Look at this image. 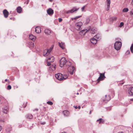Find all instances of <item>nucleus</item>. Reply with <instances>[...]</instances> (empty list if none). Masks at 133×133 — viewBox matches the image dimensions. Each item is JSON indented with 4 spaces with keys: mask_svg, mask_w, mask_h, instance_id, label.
Listing matches in <instances>:
<instances>
[{
    "mask_svg": "<svg viewBox=\"0 0 133 133\" xmlns=\"http://www.w3.org/2000/svg\"><path fill=\"white\" fill-rule=\"evenodd\" d=\"M55 77L59 81H62L68 77L67 75H63L62 74L60 73L56 74Z\"/></svg>",
    "mask_w": 133,
    "mask_h": 133,
    "instance_id": "1",
    "label": "nucleus"
},
{
    "mask_svg": "<svg viewBox=\"0 0 133 133\" xmlns=\"http://www.w3.org/2000/svg\"><path fill=\"white\" fill-rule=\"evenodd\" d=\"M26 106L25 105V106H24V108H25L26 107Z\"/></svg>",
    "mask_w": 133,
    "mask_h": 133,
    "instance_id": "54",
    "label": "nucleus"
},
{
    "mask_svg": "<svg viewBox=\"0 0 133 133\" xmlns=\"http://www.w3.org/2000/svg\"><path fill=\"white\" fill-rule=\"evenodd\" d=\"M29 38L31 40L34 41L36 38V37L32 34H30L29 35Z\"/></svg>",
    "mask_w": 133,
    "mask_h": 133,
    "instance_id": "19",
    "label": "nucleus"
},
{
    "mask_svg": "<svg viewBox=\"0 0 133 133\" xmlns=\"http://www.w3.org/2000/svg\"><path fill=\"white\" fill-rule=\"evenodd\" d=\"M101 36L100 34H97L94 37V38H96L97 39L100 38Z\"/></svg>",
    "mask_w": 133,
    "mask_h": 133,
    "instance_id": "26",
    "label": "nucleus"
},
{
    "mask_svg": "<svg viewBox=\"0 0 133 133\" xmlns=\"http://www.w3.org/2000/svg\"><path fill=\"white\" fill-rule=\"evenodd\" d=\"M91 110H90V112H89L90 114H91Z\"/></svg>",
    "mask_w": 133,
    "mask_h": 133,
    "instance_id": "49",
    "label": "nucleus"
},
{
    "mask_svg": "<svg viewBox=\"0 0 133 133\" xmlns=\"http://www.w3.org/2000/svg\"><path fill=\"white\" fill-rule=\"evenodd\" d=\"M107 5H110V0H107Z\"/></svg>",
    "mask_w": 133,
    "mask_h": 133,
    "instance_id": "33",
    "label": "nucleus"
},
{
    "mask_svg": "<svg viewBox=\"0 0 133 133\" xmlns=\"http://www.w3.org/2000/svg\"><path fill=\"white\" fill-rule=\"evenodd\" d=\"M85 6H83L82 8H81V9H82V11H83L84 10V9L85 8Z\"/></svg>",
    "mask_w": 133,
    "mask_h": 133,
    "instance_id": "40",
    "label": "nucleus"
},
{
    "mask_svg": "<svg viewBox=\"0 0 133 133\" xmlns=\"http://www.w3.org/2000/svg\"><path fill=\"white\" fill-rule=\"evenodd\" d=\"M110 99V97L109 95H105V96L103 97V101L105 102H106L109 101Z\"/></svg>",
    "mask_w": 133,
    "mask_h": 133,
    "instance_id": "9",
    "label": "nucleus"
},
{
    "mask_svg": "<svg viewBox=\"0 0 133 133\" xmlns=\"http://www.w3.org/2000/svg\"><path fill=\"white\" fill-rule=\"evenodd\" d=\"M45 123V122H44L42 123L41 124H44Z\"/></svg>",
    "mask_w": 133,
    "mask_h": 133,
    "instance_id": "45",
    "label": "nucleus"
},
{
    "mask_svg": "<svg viewBox=\"0 0 133 133\" xmlns=\"http://www.w3.org/2000/svg\"><path fill=\"white\" fill-rule=\"evenodd\" d=\"M131 4H132V5L133 6V0H132V1Z\"/></svg>",
    "mask_w": 133,
    "mask_h": 133,
    "instance_id": "46",
    "label": "nucleus"
},
{
    "mask_svg": "<svg viewBox=\"0 0 133 133\" xmlns=\"http://www.w3.org/2000/svg\"><path fill=\"white\" fill-rule=\"evenodd\" d=\"M55 66L56 65L54 64H52L49 67V70L51 71H53L55 70L56 68Z\"/></svg>",
    "mask_w": 133,
    "mask_h": 133,
    "instance_id": "17",
    "label": "nucleus"
},
{
    "mask_svg": "<svg viewBox=\"0 0 133 133\" xmlns=\"http://www.w3.org/2000/svg\"><path fill=\"white\" fill-rule=\"evenodd\" d=\"M130 49L131 52L133 53V44L131 45L130 47Z\"/></svg>",
    "mask_w": 133,
    "mask_h": 133,
    "instance_id": "32",
    "label": "nucleus"
},
{
    "mask_svg": "<svg viewBox=\"0 0 133 133\" xmlns=\"http://www.w3.org/2000/svg\"><path fill=\"white\" fill-rule=\"evenodd\" d=\"M130 53V51H127L126 52V55H128Z\"/></svg>",
    "mask_w": 133,
    "mask_h": 133,
    "instance_id": "42",
    "label": "nucleus"
},
{
    "mask_svg": "<svg viewBox=\"0 0 133 133\" xmlns=\"http://www.w3.org/2000/svg\"><path fill=\"white\" fill-rule=\"evenodd\" d=\"M8 107L7 106H5L3 108V112L5 114L7 113L8 111Z\"/></svg>",
    "mask_w": 133,
    "mask_h": 133,
    "instance_id": "16",
    "label": "nucleus"
},
{
    "mask_svg": "<svg viewBox=\"0 0 133 133\" xmlns=\"http://www.w3.org/2000/svg\"><path fill=\"white\" fill-rule=\"evenodd\" d=\"M7 81V79H5V81Z\"/></svg>",
    "mask_w": 133,
    "mask_h": 133,
    "instance_id": "52",
    "label": "nucleus"
},
{
    "mask_svg": "<svg viewBox=\"0 0 133 133\" xmlns=\"http://www.w3.org/2000/svg\"><path fill=\"white\" fill-rule=\"evenodd\" d=\"M130 15L132 16L133 17V9H132L130 12Z\"/></svg>",
    "mask_w": 133,
    "mask_h": 133,
    "instance_id": "36",
    "label": "nucleus"
},
{
    "mask_svg": "<svg viewBox=\"0 0 133 133\" xmlns=\"http://www.w3.org/2000/svg\"><path fill=\"white\" fill-rule=\"evenodd\" d=\"M81 16H77L75 17H74V18H71V19L72 21H74V20H75L79 18H80V17H81Z\"/></svg>",
    "mask_w": 133,
    "mask_h": 133,
    "instance_id": "31",
    "label": "nucleus"
},
{
    "mask_svg": "<svg viewBox=\"0 0 133 133\" xmlns=\"http://www.w3.org/2000/svg\"><path fill=\"white\" fill-rule=\"evenodd\" d=\"M71 65V63L69 61H66L65 63V65L67 66H70Z\"/></svg>",
    "mask_w": 133,
    "mask_h": 133,
    "instance_id": "29",
    "label": "nucleus"
},
{
    "mask_svg": "<svg viewBox=\"0 0 133 133\" xmlns=\"http://www.w3.org/2000/svg\"><path fill=\"white\" fill-rule=\"evenodd\" d=\"M97 31L96 28H92L91 29V33L92 34H95Z\"/></svg>",
    "mask_w": 133,
    "mask_h": 133,
    "instance_id": "22",
    "label": "nucleus"
},
{
    "mask_svg": "<svg viewBox=\"0 0 133 133\" xmlns=\"http://www.w3.org/2000/svg\"><path fill=\"white\" fill-rule=\"evenodd\" d=\"M35 110H36V111H37L38 110V109H35Z\"/></svg>",
    "mask_w": 133,
    "mask_h": 133,
    "instance_id": "51",
    "label": "nucleus"
},
{
    "mask_svg": "<svg viewBox=\"0 0 133 133\" xmlns=\"http://www.w3.org/2000/svg\"><path fill=\"white\" fill-rule=\"evenodd\" d=\"M44 32L46 34L50 35L51 33V31L50 30L46 29L45 30Z\"/></svg>",
    "mask_w": 133,
    "mask_h": 133,
    "instance_id": "23",
    "label": "nucleus"
},
{
    "mask_svg": "<svg viewBox=\"0 0 133 133\" xmlns=\"http://www.w3.org/2000/svg\"><path fill=\"white\" fill-rule=\"evenodd\" d=\"M47 12L48 15H51L54 13V11L52 9L50 8L48 9Z\"/></svg>",
    "mask_w": 133,
    "mask_h": 133,
    "instance_id": "14",
    "label": "nucleus"
},
{
    "mask_svg": "<svg viewBox=\"0 0 133 133\" xmlns=\"http://www.w3.org/2000/svg\"><path fill=\"white\" fill-rule=\"evenodd\" d=\"M105 77L104 73H100V76L97 80L98 82H99L100 81L103 80Z\"/></svg>",
    "mask_w": 133,
    "mask_h": 133,
    "instance_id": "10",
    "label": "nucleus"
},
{
    "mask_svg": "<svg viewBox=\"0 0 133 133\" xmlns=\"http://www.w3.org/2000/svg\"><path fill=\"white\" fill-rule=\"evenodd\" d=\"M97 121L99 122V123H103L104 121L101 118H100L99 119L97 120Z\"/></svg>",
    "mask_w": 133,
    "mask_h": 133,
    "instance_id": "27",
    "label": "nucleus"
},
{
    "mask_svg": "<svg viewBox=\"0 0 133 133\" xmlns=\"http://www.w3.org/2000/svg\"><path fill=\"white\" fill-rule=\"evenodd\" d=\"M90 21V19L89 18L87 19L86 20L87 23H88Z\"/></svg>",
    "mask_w": 133,
    "mask_h": 133,
    "instance_id": "39",
    "label": "nucleus"
},
{
    "mask_svg": "<svg viewBox=\"0 0 133 133\" xmlns=\"http://www.w3.org/2000/svg\"><path fill=\"white\" fill-rule=\"evenodd\" d=\"M97 39H96L95 38H94L91 39L90 40V41L91 43L93 44H95L97 42Z\"/></svg>",
    "mask_w": 133,
    "mask_h": 133,
    "instance_id": "15",
    "label": "nucleus"
},
{
    "mask_svg": "<svg viewBox=\"0 0 133 133\" xmlns=\"http://www.w3.org/2000/svg\"><path fill=\"white\" fill-rule=\"evenodd\" d=\"M74 108L76 109H77L78 108V107L77 106H74Z\"/></svg>",
    "mask_w": 133,
    "mask_h": 133,
    "instance_id": "44",
    "label": "nucleus"
},
{
    "mask_svg": "<svg viewBox=\"0 0 133 133\" xmlns=\"http://www.w3.org/2000/svg\"><path fill=\"white\" fill-rule=\"evenodd\" d=\"M129 94L130 96H133V87L129 88L128 90Z\"/></svg>",
    "mask_w": 133,
    "mask_h": 133,
    "instance_id": "13",
    "label": "nucleus"
},
{
    "mask_svg": "<svg viewBox=\"0 0 133 133\" xmlns=\"http://www.w3.org/2000/svg\"><path fill=\"white\" fill-rule=\"evenodd\" d=\"M83 23L81 22H79L76 23L75 24L76 29L78 31H80L81 29V27Z\"/></svg>",
    "mask_w": 133,
    "mask_h": 133,
    "instance_id": "4",
    "label": "nucleus"
},
{
    "mask_svg": "<svg viewBox=\"0 0 133 133\" xmlns=\"http://www.w3.org/2000/svg\"><path fill=\"white\" fill-rule=\"evenodd\" d=\"M63 113L64 115L66 116H68L69 115V112L66 110L64 111L63 112Z\"/></svg>",
    "mask_w": 133,
    "mask_h": 133,
    "instance_id": "21",
    "label": "nucleus"
},
{
    "mask_svg": "<svg viewBox=\"0 0 133 133\" xmlns=\"http://www.w3.org/2000/svg\"><path fill=\"white\" fill-rule=\"evenodd\" d=\"M11 130V129L10 128V130Z\"/></svg>",
    "mask_w": 133,
    "mask_h": 133,
    "instance_id": "60",
    "label": "nucleus"
},
{
    "mask_svg": "<svg viewBox=\"0 0 133 133\" xmlns=\"http://www.w3.org/2000/svg\"><path fill=\"white\" fill-rule=\"evenodd\" d=\"M63 133L62 132V133Z\"/></svg>",
    "mask_w": 133,
    "mask_h": 133,
    "instance_id": "61",
    "label": "nucleus"
},
{
    "mask_svg": "<svg viewBox=\"0 0 133 133\" xmlns=\"http://www.w3.org/2000/svg\"><path fill=\"white\" fill-rule=\"evenodd\" d=\"M117 19V17H111L110 18V21L113 22L114 21L116 20Z\"/></svg>",
    "mask_w": 133,
    "mask_h": 133,
    "instance_id": "25",
    "label": "nucleus"
},
{
    "mask_svg": "<svg viewBox=\"0 0 133 133\" xmlns=\"http://www.w3.org/2000/svg\"><path fill=\"white\" fill-rule=\"evenodd\" d=\"M78 108L79 109H80L81 108V107L79 106H78Z\"/></svg>",
    "mask_w": 133,
    "mask_h": 133,
    "instance_id": "47",
    "label": "nucleus"
},
{
    "mask_svg": "<svg viewBox=\"0 0 133 133\" xmlns=\"http://www.w3.org/2000/svg\"><path fill=\"white\" fill-rule=\"evenodd\" d=\"M46 62L47 63V65L48 66H49L51 65V63L52 62L54 61V58L53 56H51L47 59H46Z\"/></svg>",
    "mask_w": 133,
    "mask_h": 133,
    "instance_id": "3",
    "label": "nucleus"
},
{
    "mask_svg": "<svg viewBox=\"0 0 133 133\" xmlns=\"http://www.w3.org/2000/svg\"><path fill=\"white\" fill-rule=\"evenodd\" d=\"M32 44H33V45H34V43H32Z\"/></svg>",
    "mask_w": 133,
    "mask_h": 133,
    "instance_id": "59",
    "label": "nucleus"
},
{
    "mask_svg": "<svg viewBox=\"0 0 133 133\" xmlns=\"http://www.w3.org/2000/svg\"><path fill=\"white\" fill-rule=\"evenodd\" d=\"M6 130L7 131H8V132H9V131H7V130Z\"/></svg>",
    "mask_w": 133,
    "mask_h": 133,
    "instance_id": "55",
    "label": "nucleus"
},
{
    "mask_svg": "<svg viewBox=\"0 0 133 133\" xmlns=\"http://www.w3.org/2000/svg\"><path fill=\"white\" fill-rule=\"evenodd\" d=\"M33 117V116L32 115L30 114H28L27 116V118L29 119H32Z\"/></svg>",
    "mask_w": 133,
    "mask_h": 133,
    "instance_id": "30",
    "label": "nucleus"
},
{
    "mask_svg": "<svg viewBox=\"0 0 133 133\" xmlns=\"http://www.w3.org/2000/svg\"><path fill=\"white\" fill-rule=\"evenodd\" d=\"M58 20L59 22H61L62 21V19L61 18H59Z\"/></svg>",
    "mask_w": 133,
    "mask_h": 133,
    "instance_id": "41",
    "label": "nucleus"
},
{
    "mask_svg": "<svg viewBox=\"0 0 133 133\" xmlns=\"http://www.w3.org/2000/svg\"><path fill=\"white\" fill-rule=\"evenodd\" d=\"M21 127H22V126H21V125H20L19 126V127L20 128H21Z\"/></svg>",
    "mask_w": 133,
    "mask_h": 133,
    "instance_id": "53",
    "label": "nucleus"
},
{
    "mask_svg": "<svg viewBox=\"0 0 133 133\" xmlns=\"http://www.w3.org/2000/svg\"><path fill=\"white\" fill-rule=\"evenodd\" d=\"M77 95H78V94H78V93H77Z\"/></svg>",
    "mask_w": 133,
    "mask_h": 133,
    "instance_id": "56",
    "label": "nucleus"
},
{
    "mask_svg": "<svg viewBox=\"0 0 133 133\" xmlns=\"http://www.w3.org/2000/svg\"><path fill=\"white\" fill-rule=\"evenodd\" d=\"M66 62L65 58L64 57H62L60 60L59 65L61 67H62Z\"/></svg>",
    "mask_w": 133,
    "mask_h": 133,
    "instance_id": "5",
    "label": "nucleus"
},
{
    "mask_svg": "<svg viewBox=\"0 0 133 133\" xmlns=\"http://www.w3.org/2000/svg\"><path fill=\"white\" fill-rule=\"evenodd\" d=\"M29 0H28V1L29 2Z\"/></svg>",
    "mask_w": 133,
    "mask_h": 133,
    "instance_id": "57",
    "label": "nucleus"
},
{
    "mask_svg": "<svg viewBox=\"0 0 133 133\" xmlns=\"http://www.w3.org/2000/svg\"><path fill=\"white\" fill-rule=\"evenodd\" d=\"M47 103L48 104L52 105L53 104L52 102L51 101H48L47 102Z\"/></svg>",
    "mask_w": 133,
    "mask_h": 133,
    "instance_id": "35",
    "label": "nucleus"
},
{
    "mask_svg": "<svg viewBox=\"0 0 133 133\" xmlns=\"http://www.w3.org/2000/svg\"><path fill=\"white\" fill-rule=\"evenodd\" d=\"M129 11V9L128 8H125L123 9L122 10V12H128Z\"/></svg>",
    "mask_w": 133,
    "mask_h": 133,
    "instance_id": "28",
    "label": "nucleus"
},
{
    "mask_svg": "<svg viewBox=\"0 0 133 133\" xmlns=\"http://www.w3.org/2000/svg\"><path fill=\"white\" fill-rule=\"evenodd\" d=\"M10 19H13V20H14V19H14V18H10Z\"/></svg>",
    "mask_w": 133,
    "mask_h": 133,
    "instance_id": "48",
    "label": "nucleus"
},
{
    "mask_svg": "<svg viewBox=\"0 0 133 133\" xmlns=\"http://www.w3.org/2000/svg\"><path fill=\"white\" fill-rule=\"evenodd\" d=\"M52 49V48H50L49 49H45L44 52V56H48L50 52Z\"/></svg>",
    "mask_w": 133,
    "mask_h": 133,
    "instance_id": "7",
    "label": "nucleus"
},
{
    "mask_svg": "<svg viewBox=\"0 0 133 133\" xmlns=\"http://www.w3.org/2000/svg\"><path fill=\"white\" fill-rule=\"evenodd\" d=\"M130 100L131 101H133V99H130Z\"/></svg>",
    "mask_w": 133,
    "mask_h": 133,
    "instance_id": "50",
    "label": "nucleus"
},
{
    "mask_svg": "<svg viewBox=\"0 0 133 133\" xmlns=\"http://www.w3.org/2000/svg\"><path fill=\"white\" fill-rule=\"evenodd\" d=\"M36 32L37 33H40L41 32V30L39 27H37L35 28Z\"/></svg>",
    "mask_w": 133,
    "mask_h": 133,
    "instance_id": "20",
    "label": "nucleus"
},
{
    "mask_svg": "<svg viewBox=\"0 0 133 133\" xmlns=\"http://www.w3.org/2000/svg\"><path fill=\"white\" fill-rule=\"evenodd\" d=\"M59 46L62 48V49H64L65 48V45L64 43L61 42L60 43L59 42Z\"/></svg>",
    "mask_w": 133,
    "mask_h": 133,
    "instance_id": "18",
    "label": "nucleus"
},
{
    "mask_svg": "<svg viewBox=\"0 0 133 133\" xmlns=\"http://www.w3.org/2000/svg\"><path fill=\"white\" fill-rule=\"evenodd\" d=\"M124 24V23L123 22H121L120 23V25L119 26L120 27H121Z\"/></svg>",
    "mask_w": 133,
    "mask_h": 133,
    "instance_id": "34",
    "label": "nucleus"
},
{
    "mask_svg": "<svg viewBox=\"0 0 133 133\" xmlns=\"http://www.w3.org/2000/svg\"><path fill=\"white\" fill-rule=\"evenodd\" d=\"M69 72L71 74L73 75L75 70V68L73 66H69L68 68Z\"/></svg>",
    "mask_w": 133,
    "mask_h": 133,
    "instance_id": "8",
    "label": "nucleus"
},
{
    "mask_svg": "<svg viewBox=\"0 0 133 133\" xmlns=\"http://www.w3.org/2000/svg\"><path fill=\"white\" fill-rule=\"evenodd\" d=\"M90 30V29L83 30L79 32V34L81 35H84L88 31Z\"/></svg>",
    "mask_w": 133,
    "mask_h": 133,
    "instance_id": "12",
    "label": "nucleus"
},
{
    "mask_svg": "<svg viewBox=\"0 0 133 133\" xmlns=\"http://www.w3.org/2000/svg\"><path fill=\"white\" fill-rule=\"evenodd\" d=\"M107 11H108L109 9L110 5H107Z\"/></svg>",
    "mask_w": 133,
    "mask_h": 133,
    "instance_id": "38",
    "label": "nucleus"
},
{
    "mask_svg": "<svg viewBox=\"0 0 133 133\" xmlns=\"http://www.w3.org/2000/svg\"><path fill=\"white\" fill-rule=\"evenodd\" d=\"M79 9V8H77L76 7H74L71 9L67 11H65L64 12L67 14L69 13H72L75 11H77Z\"/></svg>",
    "mask_w": 133,
    "mask_h": 133,
    "instance_id": "6",
    "label": "nucleus"
},
{
    "mask_svg": "<svg viewBox=\"0 0 133 133\" xmlns=\"http://www.w3.org/2000/svg\"><path fill=\"white\" fill-rule=\"evenodd\" d=\"M11 88V86L10 85H8L7 87V89L8 90H10V89Z\"/></svg>",
    "mask_w": 133,
    "mask_h": 133,
    "instance_id": "37",
    "label": "nucleus"
},
{
    "mask_svg": "<svg viewBox=\"0 0 133 133\" xmlns=\"http://www.w3.org/2000/svg\"><path fill=\"white\" fill-rule=\"evenodd\" d=\"M2 127L1 125H0V131H1L2 130Z\"/></svg>",
    "mask_w": 133,
    "mask_h": 133,
    "instance_id": "43",
    "label": "nucleus"
},
{
    "mask_svg": "<svg viewBox=\"0 0 133 133\" xmlns=\"http://www.w3.org/2000/svg\"><path fill=\"white\" fill-rule=\"evenodd\" d=\"M122 46V43L119 41L116 42L115 44L114 47L115 49L117 50H119L121 48Z\"/></svg>",
    "mask_w": 133,
    "mask_h": 133,
    "instance_id": "2",
    "label": "nucleus"
},
{
    "mask_svg": "<svg viewBox=\"0 0 133 133\" xmlns=\"http://www.w3.org/2000/svg\"><path fill=\"white\" fill-rule=\"evenodd\" d=\"M49 0L50 1H52V0Z\"/></svg>",
    "mask_w": 133,
    "mask_h": 133,
    "instance_id": "58",
    "label": "nucleus"
},
{
    "mask_svg": "<svg viewBox=\"0 0 133 133\" xmlns=\"http://www.w3.org/2000/svg\"><path fill=\"white\" fill-rule=\"evenodd\" d=\"M17 12L18 13H20L21 12L22 10V8L21 6H19L17 7Z\"/></svg>",
    "mask_w": 133,
    "mask_h": 133,
    "instance_id": "24",
    "label": "nucleus"
},
{
    "mask_svg": "<svg viewBox=\"0 0 133 133\" xmlns=\"http://www.w3.org/2000/svg\"><path fill=\"white\" fill-rule=\"evenodd\" d=\"M3 13L4 17L5 18H7L8 17L9 15V12L6 9H4L3 10Z\"/></svg>",
    "mask_w": 133,
    "mask_h": 133,
    "instance_id": "11",
    "label": "nucleus"
}]
</instances>
